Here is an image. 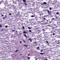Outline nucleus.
<instances>
[{
  "label": "nucleus",
  "instance_id": "nucleus-46",
  "mask_svg": "<svg viewBox=\"0 0 60 60\" xmlns=\"http://www.w3.org/2000/svg\"><path fill=\"white\" fill-rule=\"evenodd\" d=\"M20 43H21V41H20Z\"/></svg>",
  "mask_w": 60,
  "mask_h": 60
},
{
  "label": "nucleus",
  "instance_id": "nucleus-60",
  "mask_svg": "<svg viewBox=\"0 0 60 60\" xmlns=\"http://www.w3.org/2000/svg\"><path fill=\"white\" fill-rule=\"evenodd\" d=\"M42 15V14H41V15H40L41 16V15Z\"/></svg>",
  "mask_w": 60,
  "mask_h": 60
},
{
  "label": "nucleus",
  "instance_id": "nucleus-18",
  "mask_svg": "<svg viewBox=\"0 0 60 60\" xmlns=\"http://www.w3.org/2000/svg\"><path fill=\"white\" fill-rule=\"evenodd\" d=\"M23 1L24 2H25L26 1V0H23Z\"/></svg>",
  "mask_w": 60,
  "mask_h": 60
},
{
  "label": "nucleus",
  "instance_id": "nucleus-25",
  "mask_svg": "<svg viewBox=\"0 0 60 60\" xmlns=\"http://www.w3.org/2000/svg\"><path fill=\"white\" fill-rule=\"evenodd\" d=\"M48 26H51L52 27V26H51L50 25H48Z\"/></svg>",
  "mask_w": 60,
  "mask_h": 60
},
{
  "label": "nucleus",
  "instance_id": "nucleus-63",
  "mask_svg": "<svg viewBox=\"0 0 60 60\" xmlns=\"http://www.w3.org/2000/svg\"><path fill=\"white\" fill-rule=\"evenodd\" d=\"M53 28H52V29H53Z\"/></svg>",
  "mask_w": 60,
  "mask_h": 60
},
{
  "label": "nucleus",
  "instance_id": "nucleus-13",
  "mask_svg": "<svg viewBox=\"0 0 60 60\" xmlns=\"http://www.w3.org/2000/svg\"><path fill=\"white\" fill-rule=\"evenodd\" d=\"M23 33H24V34H26V31H23Z\"/></svg>",
  "mask_w": 60,
  "mask_h": 60
},
{
  "label": "nucleus",
  "instance_id": "nucleus-21",
  "mask_svg": "<svg viewBox=\"0 0 60 60\" xmlns=\"http://www.w3.org/2000/svg\"><path fill=\"white\" fill-rule=\"evenodd\" d=\"M4 31V30L3 29H2L1 30V31Z\"/></svg>",
  "mask_w": 60,
  "mask_h": 60
},
{
  "label": "nucleus",
  "instance_id": "nucleus-40",
  "mask_svg": "<svg viewBox=\"0 0 60 60\" xmlns=\"http://www.w3.org/2000/svg\"><path fill=\"white\" fill-rule=\"evenodd\" d=\"M54 26H56V24H54Z\"/></svg>",
  "mask_w": 60,
  "mask_h": 60
},
{
  "label": "nucleus",
  "instance_id": "nucleus-37",
  "mask_svg": "<svg viewBox=\"0 0 60 60\" xmlns=\"http://www.w3.org/2000/svg\"><path fill=\"white\" fill-rule=\"evenodd\" d=\"M27 58H28L29 59H30V57H28Z\"/></svg>",
  "mask_w": 60,
  "mask_h": 60
},
{
  "label": "nucleus",
  "instance_id": "nucleus-30",
  "mask_svg": "<svg viewBox=\"0 0 60 60\" xmlns=\"http://www.w3.org/2000/svg\"><path fill=\"white\" fill-rule=\"evenodd\" d=\"M1 15V16H4V15H3V14H2Z\"/></svg>",
  "mask_w": 60,
  "mask_h": 60
},
{
  "label": "nucleus",
  "instance_id": "nucleus-1",
  "mask_svg": "<svg viewBox=\"0 0 60 60\" xmlns=\"http://www.w3.org/2000/svg\"><path fill=\"white\" fill-rule=\"evenodd\" d=\"M45 11H47V12L49 13V14H51V11H49V10L48 9L45 10Z\"/></svg>",
  "mask_w": 60,
  "mask_h": 60
},
{
  "label": "nucleus",
  "instance_id": "nucleus-36",
  "mask_svg": "<svg viewBox=\"0 0 60 60\" xmlns=\"http://www.w3.org/2000/svg\"><path fill=\"white\" fill-rule=\"evenodd\" d=\"M53 35H55V33H53Z\"/></svg>",
  "mask_w": 60,
  "mask_h": 60
},
{
  "label": "nucleus",
  "instance_id": "nucleus-48",
  "mask_svg": "<svg viewBox=\"0 0 60 60\" xmlns=\"http://www.w3.org/2000/svg\"><path fill=\"white\" fill-rule=\"evenodd\" d=\"M59 43H57V44H59Z\"/></svg>",
  "mask_w": 60,
  "mask_h": 60
},
{
  "label": "nucleus",
  "instance_id": "nucleus-51",
  "mask_svg": "<svg viewBox=\"0 0 60 60\" xmlns=\"http://www.w3.org/2000/svg\"><path fill=\"white\" fill-rule=\"evenodd\" d=\"M18 32H17V31H16L15 33H17Z\"/></svg>",
  "mask_w": 60,
  "mask_h": 60
},
{
  "label": "nucleus",
  "instance_id": "nucleus-50",
  "mask_svg": "<svg viewBox=\"0 0 60 60\" xmlns=\"http://www.w3.org/2000/svg\"><path fill=\"white\" fill-rule=\"evenodd\" d=\"M51 33H53V32H52V31H51Z\"/></svg>",
  "mask_w": 60,
  "mask_h": 60
},
{
  "label": "nucleus",
  "instance_id": "nucleus-12",
  "mask_svg": "<svg viewBox=\"0 0 60 60\" xmlns=\"http://www.w3.org/2000/svg\"><path fill=\"white\" fill-rule=\"evenodd\" d=\"M29 10H30V11H31L32 10V9L30 8L29 9Z\"/></svg>",
  "mask_w": 60,
  "mask_h": 60
},
{
  "label": "nucleus",
  "instance_id": "nucleus-35",
  "mask_svg": "<svg viewBox=\"0 0 60 60\" xmlns=\"http://www.w3.org/2000/svg\"><path fill=\"white\" fill-rule=\"evenodd\" d=\"M9 15H11V13H9Z\"/></svg>",
  "mask_w": 60,
  "mask_h": 60
},
{
  "label": "nucleus",
  "instance_id": "nucleus-53",
  "mask_svg": "<svg viewBox=\"0 0 60 60\" xmlns=\"http://www.w3.org/2000/svg\"><path fill=\"white\" fill-rule=\"evenodd\" d=\"M57 23L58 24V23H59V22H57Z\"/></svg>",
  "mask_w": 60,
  "mask_h": 60
},
{
  "label": "nucleus",
  "instance_id": "nucleus-22",
  "mask_svg": "<svg viewBox=\"0 0 60 60\" xmlns=\"http://www.w3.org/2000/svg\"><path fill=\"white\" fill-rule=\"evenodd\" d=\"M28 28L29 29H31V28L29 27H28Z\"/></svg>",
  "mask_w": 60,
  "mask_h": 60
},
{
  "label": "nucleus",
  "instance_id": "nucleus-56",
  "mask_svg": "<svg viewBox=\"0 0 60 60\" xmlns=\"http://www.w3.org/2000/svg\"><path fill=\"white\" fill-rule=\"evenodd\" d=\"M43 31H44V29H43Z\"/></svg>",
  "mask_w": 60,
  "mask_h": 60
},
{
  "label": "nucleus",
  "instance_id": "nucleus-61",
  "mask_svg": "<svg viewBox=\"0 0 60 60\" xmlns=\"http://www.w3.org/2000/svg\"><path fill=\"white\" fill-rule=\"evenodd\" d=\"M55 30H57V29H56Z\"/></svg>",
  "mask_w": 60,
  "mask_h": 60
},
{
  "label": "nucleus",
  "instance_id": "nucleus-39",
  "mask_svg": "<svg viewBox=\"0 0 60 60\" xmlns=\"http://www.w3.org/2000/svg\"><path fill=\"white\" fill-rule=\"evenodd\" d=\"M24 41V43H25L26 42V41Z\"/></svg>",
  "mask_w": 60,
  "mask_h": 60
},
{
  "label": "nucleus",
  "instance_id": "nucleus-33",
  "mask_svg": "<svg viewBox=\"0 0 60 60\" xmlns=\"http://www.w3.org/2000/svg\"><path fill=\"white\" fill-rule=\"evenodd\" d=\"M42 51H43V50H41V52H42Z\"/></svg>",
  "mask_w": 60,
  "mask_h": 60
},
{
  "label": "nucleus",
  "instance_id": "nucleus-59",
  "mask_svg": "<svg viewBox=\"0 0 60 60\" xmlns=\"http://www.w3.org/2000/svg\"><path fill=\"white\" fill-rule=\"evenodd\" d=\"M48 20H47V22H48Z\"/></svg>",
  "mask_w": 60,
  "mask_h": 60
},
{
  "label": "nucleus",
  "instance_id": "nucleus-5",
  "mask_svg": "<svg viewBox=\"0 0 60 60\" xmlns=\"http://www.w3.org/2000/svg\"><path fill=\"white\" fill-rule=\"evenodd\" d=\"M24 16L26 17H27V14H26V13L24 14Z\"/></svg>",
  "mask_w": 60,
  "mask_h": 60
},
{
  "label": "nucleus",
  "instance_id": "nucleus-8",
  "mask_svg": "<svg viewBox=\"0 0 60 60\" xmlns=\"http://www.w3.org/2000/svg\"><path fill=\"white\" fill-rule=\"evenodd\" d=\"M5 6H8V5L7 4H5Z\"/></svg>",
  "mask_w": 60,
  "mask_h": 60
},
{
  "label": "nucleus",
  "instance_id": "nucleus-9",
  "mask_svg": "<svg viewBox=\"0 0 60 60\" xmlns=\"http://www.w3.org/2000/svg\"><path fill=\"white\" fill-rule=\"evenodd\" d=\"M35 60H40L39 58H36Z\"/></svg>",
  "mask_w": 60,
  "mask_h": 60
},
{
  "label": "nucleus",
  "instance_id": "nucleus-42",
  "mask_svg": "<svg viewBox=\"0 0 60 60\" xmlns=\"http://www.w3.org/2000/svg\"><path fill=\"white\" fill-rule=\"evenodd\" d=\"M56 60H59L58 59H56Z\"/></svg>",
  "mask_w": 60,
  "mask_h": 60
},
{
  "label": "nucleus",
  "instance_id": "nucleus-64",
  "mask_svg": "<svg viewBox=\"0 0 60 60\" xmlns=\"http://www.w3.org/2000/svg\"><path fill=\"white\" fill-rule=\"evenodd\" d=\"M56 18H57V17H56Z\"/></svg>",
  "mask_w": 60,
  "mask_h": 60
},
{
  "label": "nucleus",
  "instance_id": "nucleus-27",
  "mask_svg": "<svg viewBox=\"0 0 60 60\" xmlns=\"http://www.w3.org/2000/svg\"><path fill=\"white\" fill-rule=\"evenodd\" d=\"M29 32H31V30H29Z\"/></svg>",
  "mask_w": 60,
  "mask_h": 60
},
{
  "label": "nucleus",
  "instance_id": "nucleus-44",
  "mask_svg": "<svg viewBox=\"0 0 60 60\" xmlns=\"http://www.w3.org/2000/svg\"><path fill=\"white\" fill-rule=\"evenodd\" d=\"M3 19H5V18H4V17H3Z\"/></svg>",
  "mask_w": 60,
  "mask_h": 60
},
{
  "label": "nucleus",
  "instance_id": "nucleus-10",
  "mask_svg": "<svg viewBox=\"0 0 60 60\" xmlns=\"http://www.w3.org/2000/svg\"><path fill=\"white\" fill-rule=\"evenodd\" d=\"M42 18H43V20H46V18H44V17H42Z\"/></svg>",
  "mask_w": 60,
  "mask_h": 60
},
{
  "label": "nucleus",
  "instance_id": "nucleus-28",
  "mask_svg": "<svg viewBox=\"0 0 60 60\" xmlns=\"http://www.w3.org/2000/svg\"><path fill=\"white\" fill-rule=\"evenodd\" d=\"M17 51H18V50H16L15 51V52H17Z\"/></svg>",
  "mask_w": 60,
  "mask_h": 60
},
{
  "label": "nucleus",
  "instance_id": "nucleus-16",
  "mask_svg": "<svg viewBox=\"0 0 60 60\" xmlns=\"http://www.w3.org/2000/svg\"><path fill=\"white\" fill-rule=\"evenodd\" d=\"M23 46H25V47H28V46L27 45H24Z\"/></svg>",
  "mask_w": 60,
  "mask_h": 60
},
{
  "label": "nucleus",
  "instance_id": "nucleus-31",
  "mask_svg": "<svg viewBox=\"0 0 60 60\" xmlns=\"http://www.w3.org/2000/svg\"><path fill=\"white\" fill-rule=\"evenodd\" d=\"M4 18L5 19V18H7V17L6 16H5Z\"/></svg>",
  "mask_w": 60,
  "mask_h": 60
},
{
  "label": "nucleus",
  "instance_id": "nucleus-41",
  "mask_svg": "<svg viewBox=\"0 0 60 60\" xmlns=\"http://www.w3.org/2000/svg\"><path fill=\"white\" fill-rule=\"evenodd\" d=\"M31 40V39L30 38L29 39V40Z\"/></svg>",
  "mask_w": 60,
  "mask_h": 60
},
{
  "label": "nucleus",
  "instance_id": "nucleus-23",
  "mask_svg": "<svg viewBox=\"0 0 60 60\" xmlns=\"http://www.w3.org/2000/svg\"><path fill=\"white\" fill-rule=\"evenodd\" d=\"M31 17H34V15H31Z\"/></svg>",
  "mask_w": 60,
  "mask_h": 60
},
{
  "label": "nucleus",
  "instance_id": "nucleus-55",
  "mask_svg": "<svg viewBox=\"0 0 60 60\" xmlns=\"http://www.w3.org/2000/svg\"><path fill=\"white\" fill-rule=\"evenodd\" d=\"M47 43H48V41H47Z\"/></svg>",
  "mask_w": 60,
  "mask_h": 60
},
{
  "label": "nucleus",
  "instance_id": "nucleus-58",
  "mask_svg": "<svg viewBox=\"0 0 60 60\" xmlns=\"http://www.w3.org/2000/svg\"><path fill=\"white\" fill-rule=\"evenodd\" d=\"M43 24H45V23H43Z\"/></svg>",
  "mask_w": 60,
  "mask_h": 60
},
{
  "label": "nucleus",
  "instance_id": "nucleus-57",
  "mask_svg": "<svg viewBox=\"0 0 60 60\" xmlns=\"http://www.w3.org/2000/svg\"><path fill=\"white\" fill-rule=\"evenodd\" d=\"M20 55H22V54H20Z\"/></svg>",
  "mask_w": 60,
  "mask_h": 60
},
{
  "label": "nucleus",
  "instance_id": "nucleus-34",
  "mask_svg": "<svg viewBox=\"0 0 60 60\" xmlns=\"http://www.w3.org/2000/svg\"><path fill=\"white\" fill-rule=\"evenodd\" d=\"M5 27H6V28L7 27V26H5Z\"/></svg>",
  "mask_w": 60,
  "mask_h": 60
},
{
  "label": "nucleus",
  "instance_id": "nucleus-29",
  "mask_svg": "<svg viewBox=\"0 0 60 60\" xmlns=\"http://www.w3.org/2000/svg\"><path fill=\"white\" fill-rule=\"evenodd\" d=\"M13 31H15V30H12V32H13Z\"/></svg>",
  "mask_w": 60,
  "mask_h": 60
},
{
  "label": "nucleus",
  "instance_id": "nucleus-3",
  "mask_svg": "<svg viewBox=\"0 0 60 60\" xmlns=\"http://www.w3.org/2000/svg\"><path fill=\"white\" fill-rule=\"evenodd\" d=\"M11 7H12V8H13V9H15V8H16V7L15 6H14V5H12L11 6Z\"/></svg>",
  "mask_w": 60,
  "mask_h": 60
},
{
  "label": "nucleus",
  "instance_id": "nucleus-26",
  "mask_svg": "<svg viewBox=\"0 0 60 60\" xmlns=\"http://www.w3.org/2000/svg\"><path fill=\"white\" fill-rule=\"evenodd\" d=\"M0 27H2V26L1 25V24H0Z\"/></svg>",
  "mask_w": 60,
  "mask_h": 60
},
{
  "label": "nucleus",
  "instance_id": "nucleus-7",
  "mask_svg": "<svg viewBox=\"0 0 60 60\" xmlns=\"http://www.w3.org/2000/svg\"><path fill=\"white\" fill-rule=\"evenodd\" d=\"M23 35H24V36H25V37L26 38H27V36H26V34H24Z\"/></svg>",
  "mask_w": 60,
  "mask_h": 60
},
{
  "label": "nucleus",
  "instance_id": "nucleus-54",
  "mask_svg": "<svg viewBox=\"0 0 60 60\" xmlns=\"http://www.w3.org/2000/svg\"><path fill=\"white\" fill-rule=\"evenodd\" d=\"M14 28V29H15V28Z\"/></svg>",
  "mask_w": 60,
  "mask_h": 60
},
{
  "label": "nucleus",
  "instance_id": "nucleus-15",
  "mask_svg": "<svg viewBox=\"0 0 60 60\" xmlns=\"http://www.w3.org/2000/svg\"><path fill=\"white\" fill-rule=\"evenodd\" d=\"M56 14H57V15L59 14V12H56Z\"/></svg>",
  "mask_w": 60,
  "mask_h": 60
},
{
  "label": "nucleus",
  "instance_id": "nucleus-2",
  "mask_svg": "<svg viewBox=\"0 0 60 60\" xmlns=\"http://www.w3.org/2000/svg\"><path fill=\"white\" fill-rule=\"evenodd\" d=\"M60 27V24H58L57 25V26H56L55 28H55L56 27Z\"/></svg>",
  "mask_w": 60,
  "mask_h": 60
},
{
  "label": "nucleus",
  "instance_id": "nucleus-32",
  "mask_svg": "<svg viewBox=\"0 0 60 60\" xmlns=\"http://www.w3.org/2000/svg\"><path fill=\"white\" fill-rule=\"evenodd\" d=\"M39 49V47H38L37 48V49Z\"/></svg>",
  "mask_w": 60,
  "mask_h": 60
},
{
  "label": "nucleus",
  "instance_id": "nucleus-20",
  "mask_svg": "<svg viewBox=\"0 0 60 60\" xmlns=\"http://www.w3.org/2000/svg\"><path fill=\"white\" fill-rule=\"evenodd\" d=\"M22 29H25V27H24V26H22Z\"/></svg>",
  "mask_w": 60,
  "mask_h": 60
},
{
  "label": "nucleus",
  "instance_id": "nucleus-43",
  "mask_svg": "<svg viewBox=\"0 0 60 60\" xmlns=\"http://www.w3.org/2000/svg\"><path fill=\"white\" fill-rule=\"evenodd\" d=\"M38 32H40V30H38Z\"/></svg>",
  "mask_w": 60,
  "mask_h": 60
},
{
  "label": "nucleus",
  "instance_id": "nucleus-49",
  "mask_svg": "<svg viewBox=\"0 0 60 60\" xmlns=\"http://www.w3.org/2000/svg\"><path fill=\"white\" fill-rule=\"evenodd\" d=\"M30 42H32V40H30Z\"/></svg>",
  "mask_w": 60,
  "mask_h": 60
},
{
  "label": "nucleus",
  "instance_id": "nucleus-19",
  "mask_svg": "<svg viewBox=\"0 0 60 60\" xmlns=\"http://www.w3.org/2000/svg\"><path fill=\"white\" fill-rule=\"evenodd\" d=\"M52 21H53L52 20H53V19L54 20V19H55L54 18H52Z\"/></svg>",
  "mask_w": 60,
  "mask_h": 60
},
{
  "label": "nucleus",
  "instance_id": "nucleus-52",
  "mask_svg": "<svg viewBox=\"0 0 60 60\" xmlns=\"http://www.w3.org/2000/svg\"><path fill=\"white\" fill-rule=\"evenodd\" d=\"M46 60H47V59H45Z\"/></svg>",
  "mask_w": 60,
  "mask_h": 60
},
{
  "label": "nucleus",
  "instance_id": "nucleus-45",
  "mask_svg": "<svg viewBox=\"0 0 60 60\" xmlns=\"http://www.w3.org/2000/svg\"><path fill=\"white\" fill-rule=\"evenodd\" d=\"M51 22H50V21L49 22V23H51Z\"/></svg>",
  "mask_w": 60,
  "mask_h": 60
},
{
  "label": "nucleus",
  "instance_id": "nucleus-62",
  "mask_svg": "<svg viewBox=\"0 0 60 60\" xmlns=\"http://www.w3.org/2000/svg\"><path fill=\"white\" fill-rule=\"evenodd\" d=\"M59 23H60V22H59Z\"/></svg>",
  "mask_w": 60,
  "mask_h": 60
},
{
  "label": "nucleus",
  "instance_id": "nucleus-38",
  "mask_svg": "<svg viewBox=\"0 0 60 60\" xmlns=\"http://www.w3.org/2000/svg\"><path fill=\"white\" fill-rule=\"evenodd\" d=\"M25 5L26 6L27 5V4H25Z\"/></svg>",
  "mask_w": 60,
  "mask_h": 60
},
{
  "label": "nucleus",
  "instance_id": "nucleus-11",
  "mask_svg": "<svg viewBox=\"0 0 60 60\" xmlns=\"http://www.w3.org/2000/svg\"><path fill=\"white\" fill-rule=\"evenodd\" d=\"M56 36H57V38H59L60 37V35H57Z\"/></svg>",
  "mask_w": 60,
  "mask_h": 60
},
{
  "label": "nucleus",
  "instance_id": "nucleus-24",
  "mask_svg": "<svg viewBox=\"0 0 60 60\" xmlns=\"http://www.w3.org/2000/svg\"><path fill=\"white\" fill-rule=\"evenodd\" d=\"M34 43H35V44H37V43L36 42H34Z\"/></svg>",
  "mask_w": 60,
  "mask_h": 60
},
{
  "label": "nucleus",
  "instance_id": "nucleus-14",
  "mask_svg": "<svg viewBox=\"0 0 60 60\" xmlns=\"http://www.w3.org/2000/svg\"><path fill=\"white\" fill-rule=\"evenodd\" d=\"M40 54L41 55H43L44 54V53H40Z\"/></svg>",
  "mask_w": 60,
  "mask_h": 60
},
{
  "label": "nucleus",
  "instance_id": "nucleus-17",
  "mask_svg": "<svg viewBox=\"0 0 60 60\" xmlns=\"http://www.w3.org/2000/svg\"><path fill=\"white\" fill-rule=\"evenodd\" d=\"M51 9H52V8H49V10H51Z\"/></svg>",
  "mask_w": 60,
  "mask_h": 60
},
{
  "label": "nucleus",
  "instance_id": "nucleus-4",
  "mask_svg": "<svg viewBox=\"0 0 60 60\" xmlns=\"http://www.w3.org/2000/svg\"><path fill=\"white\" fill-rule=\"evenodd\" d=\"M47 4V3L45 2H44L42 4L43 5H44V4Z\"/></svg>",
  "mask_w": 60,
  "mask_h": 60
},
{
  "label": "nucleus",
  "instance_id": "nucleus-6",
  "mask_svg": "<svg viewBox=\"0 0 60 60\" xmlns=\"http://www.w3.org/2000/svg\"><path fill=\"white\" fill-rule=\"evenodd\" d=\"M56 1H54L53 4H56Z\"/></svg>",
  "mask_w": 60,
  "mask_h": 60
},
{
  "label": "nucleus",
  "instance_id": "nucleus-47",
  "mask_svg": "<svg viewBox=\"0 0 60 60\" xmlns=\"http://www.w3.org/2000/svg\"><path fill=\"white\" fill-rule=\"evenodd\" d=\"M26 4V3L25 2V3H24V4Z\"/></svg>",
  "mask_w": 60,
  "mask_h": 60
}]
</instances>
